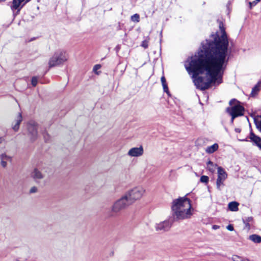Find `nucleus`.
<instances>
[{
  "label": "nucleus",
  "mask_w": 261,
  "mask_h": 261,
  "mask_svg": "<svg viewBox=\"0 0 261 261\" xmlns=\"http://www.w3.org/2000/svg\"><path fill=\"white\" fill-rule=\"evenodd\" d=\"M1 160L6 161H11V157L7 155L5 153H3V154H1Z\"/></svg>",
  "instance_id": "nucleus-24"
},
{
  "label": "nucleus",
  "mask_w": 261,
  "mask_h": 261,
  "mask_svg": "<svg viewBox=\"0 0 261 261\" xmlns=\"http://www.w3.org/2000/svg\"><path fill=\"white\" fill-rule=\"evenodd\" d=\"M22 120V117L21 113H19L17 119L15 120V124L13 126V129L15 132H17L19 128V125Z\"/></svg>",
  "instance_id": "nucleus-13"
},
{
  "label": "nucleus",
  "mask_w": 261,
  "mask_h": 261,
  "mask_svg": "<svg viewBox=\"0 0 261 261\" xmlns=\"http://www.w3.org/2000/svg\"><path fill=\"white\" fill-rule=\"evenodd\" d=\"M127 197V196L124 195L116 201L112 206L111 212L114 214H117L131 204Z\"/></svg>",
  "instance_id": "nucleus-5"
},
{
  "label": "nucleus",
  "mask_w": 261,
  "mask_h": 261,
  "mask_svg": "<svg viewBox=\"0 0 261 261\" xmlns=\"http://www.w3.org/2000/svg\"><path fill=\"white\" fill-rule=\"evenodd\" d=\"M131 20L133 22H138L140 21V16L138 14H135L131 16Z\"/></svg>",
  "instance_id": "nucleus-23"
},
{
  "label": "nucleus",
  "mask_w": 261,
  "mask_h": 261,
  "mask_svg": "<svg viewBox=\"0 0 261 261\" xmlns=\"http://www.w3.org/2000/svg\"><path fill=\"white\" fill-rule=\"evenodd\" d=\"M28 130L30 139L34 141L37 138V124L34 121H30L28 124Z\"/></svg>",
  "instance_id": "nucleus-7"
},
{
  "label": "nucleus",
  "mask_w": 261,
  "mask_h": 261,
  "mask_svg": "<svg viewBox=\"0 0 261 261\" xmlns=\"http://www.w3.org/2000/svg\"><path fill=\"white\" fill-rule=\"evenodd\" d=\"M101 67V66L99 64H96L95 65L94 67H93V70L94 71H95L97 69H99Z\"/></svg>",
  "instance_id": "nucleus-35"
},
{
  "label": "nucleus",
  "mask_w": 261,
  "mask_h": 261,
  "mask_svg": "<svg viewBox=\"0 0 261 261\" xmlns=\"http://www.w3.org/2000/svg\"><path fill=\"white\" fill-rule=\"evenodd\" d=\"M218 177L217 178L225 180L227 177V174L225 170L221 167H218Z\"/></svg>",
  "instance_id": "nucleus-12"
},
{
  "label": "nucleus",
  "mask_w": 261,
  "mask_h": 261,
  "mask_svg": "<svg viewBox=\"0 0 261 261\" xmlns=\"http://www.w3.org/2000/svg\"><path fill=\"white\" fill-rule=\"evenodd\" d=\"M226 228L229 230V231H232L233 230L234 228H233V226L231 224H229L226 227Z\"/></svg>",
  "instance_id": "nucleus-33"
},
{
  "label": "nucleus",
  "mask_w": 261,
  "mask_h": 261,
  "mask_svg": "<svg viewBox=\"0 0 261 261\" xmlns=\"http://www.w3.org/2000/svg\"><path fill=\"white\" fill-rule=\"evenodd\" d=\"M31 0H27L26 2H25V3L23 5V6L26 3L29 2Z\"/></svg>",
  "instance_id": "nucleus-40"
},
{
  "label": "nucleus",
  "mask_w": 261,
  "mask_h": 261,
  "mask_svg": "<svg viewBox=\"0 0 261 261\" xmlns=\"http://www.w3.org/2000/svg\"><path fill=\"white\" fill-rule=\"evenodd\" d=\"M224 181L225 180H222V179H219V178H217V181H216L217 188L219 190H221V187L224 186Z\"/></svg>",
  "instance_id": "nucleus-22"
},
{
  "label": "nucleus",
  "mask_w": 261,
  "mask_h": 261,
  "mask_svg": "<svg viewBox=\"0 0 261 261\" xmlns=\"http://www.w3.org/2000/svg\"><path fill=\"white\" fill-rule=\"evenodd\" d=\"M32 177L36 180L43 178L44 175L37 168H35L31 174Z\"/></svg>",
  "instance_id": "nucleus-11"
},
{
  "label": "nucleus",
  "mask_w": 261,
  "mask_h": 261,
  "mask_svg": "<svg viewBox=\"0 0 261 261\" xmlns=\"http://www.w3.org/2000/svg\"><path fill=\"white\" fill-rule=\"evenodd\" d=\"M241 141H246V139H242V140H240Z\"/></svg>",
  "instance_id": "nucleus-41"
},
{
  "label": "nucleus",
  "mask_w": 261,
  "mask_h": 261,
  "mask_svg": "<svg viewBox=\"0 0 261 261\" xmlns=\"http://www.w3.org/2000/svg\"><path fill=\"white\" fill-rule=\"evenodd\" d=\"M229 104L230 107L226 108V111L231 116V123H233L234 119L244 115V108L240 105V102L236 99H231Z\"/></svg>",
  "instance_id": "nucleus-3"
},
{
  "label": "nucleus",
  "mask_w": 261,
  "mask_h": 261,
  "mask_svg": "<svg viewBox=\"0 0 261 261\" xmlns=\"http://www.w3.org/2000/svg\"><path fill=\"white\" fill-rule=\"evenodd\" d=\"M141 46L144 48H146L148 46V41L146 40H143L142 42Z\"/></svg>",
  "instance_id": "nucleus-30"
},
{
  "label": "nucleus",
  "mask_w": 261,
  "mask_h": 261,
  "mask_svg": "<svg viewBox=\"0 0 261 261\" xmlns=\"http://www.w3.org/2000/svg\"><path fill=\"white\" fill-rule=\"evenodd\" d=\"M261 0H255L252 2H249V8L250 9L252 8L253 7L255 6L258 3L260 2Z\"/></svg>",
  "instance_id": "nucleus-27"
},
{
  "label": "nucleus",
  "mask_w": 261,
  "mask_h": 261,
  "mask_svg": "<svg viewBox=\"0 0 261 261\" xmlns=\"http://www.w3.org/2000/svg\"><path fill=\"white\" fill-rule=\"evenodd\" d=\"M217 166L216 164H214L211 161H208L207 163V168L208 170L212 173L215 172Z\"/></svg>",
  "instance_id": "nucleus-21"
},
{
  "label": "nucleus",
  "mask_w": 261,
  "mask_h": 261,
  "mask_svg": "<svg viewBox=\"0 0 261 261\" xmlns=\"http://www.w3.org/2000/svg\"><path fill=\"white\" fill-rule=\"evenodd\" d=\"M220 34L211 35V39L201 43L197 54L185 64L189 74H192L193 83L197 89L205 90L212 84L222 82V76L228 64L229 41L222 23L219 24Z\"/></svg>",
  "instance_id": "nucleus-1"
},
{
  "label": "nucleus",
  "mask_w": 261,
  "mask_h": 261,
  "mask_svg": "<svg viewBox=\"0 0 261 261\" xmlns=\"http://www.w3.org/2000/svg\"><path fill=\"white\" fill-rule=\"evenodd\" d=\"M68 56L66 53L63 50H58L49 60V67L51 68L63 64L67 60Z\"/></svg>",
  "instance_id": "nucleus-4"
},
{
  "label": "nucleus",
  "mask_w": 261,
  "mask_h": 261,
  "mask_svg": "<svg viewBox=\"0 0 261 261\" xmlns=\"http://www.w3.org/2000/svg\"><path fill=\"white\" fill-rule=\"evenodd\" d=\"M43 137H44L45 142H47L48 141L49 136L47 133H43Z\"/></svg>",
  "instance_id": "nucleus-32"
},
{
  "label": "nucleus",
  "mask_w": 261,
  "mask_h": 261,
  "mask_svg": "<svg viewBox=\"0 0 261 261\" xmlns=\"http://www.w3.org/2000/svg\"><path fill=\"white\" fill-rule=\"evenodd\" d=\"M244 258L237 255H233L231 257L233 261H243Z\"/></svg>",
  "instance_id": "nucleus-25"
},
{
  "label": "nucleus",
  "mask_w": 261,
  "mask_h": 261,
  "mask_svg": "<svg viewBox=\"0 0 261 261\" xmlns=\"http://www.w3.org/2000/svg\"><path fill=\"white\" fill-rule=\"evenodd\" d=\"M5 141V138L4 137H0V144L2 143Z\"/></svg>",
  "instance_id": "nucleus-39"
},
{
  "label": "nucleus",
  "mask_w": 261,
  "mask_h": 261,
  "mask_svg": "<svg viewBox=\"0 0 261 261\" xmlns=\"http://www.w3.org/2000/svg\"><path fill=\"white\" fill-rule=\"evenodd\" d=\"M249 239L255 243H261V237L257 234H252L249 237Z\"/></svg>",
  "instance_id": "nucleus-16"
},
{
  "label": "nucleus",
  "mask_w": 261,
  "mask_h": 261,
  "mask_svg": "<svg viewBox=\"0 0 261 261\" xmlns=\"http://www.w3.org/2000/svg\"><path fill=\"white\" fill-rule=\"evenodd\" d=\"M24 0H13L12 6L11 9L13 10H17L20 6L22 2Z\"/></svg>",
  "instance_id": "nucleus-20"
},
{
  "label": "nucleus",
  "mask_w": 261,
  "mask_h": 261,
  "mask_svg": "<svg viewBox=\"0 0 261 261\" xmlns=\"http://www.w3.org/2000/svg\"><path fill=\"white\" fill-rule=\"evenodd\" d=\"M37 190H38L37 188L36 187L34 186L31 188V189L30 190V193H31V194L35 193L37 192Z\"/></svg>",
  "instance_id": "nucleus-31"
},
{
  "label": "nucleus",
  "mask_w": 261,
  "mask_h": 261,
  "mask_svg": "<svg viewBox=\"0 0 261 261\" xmlns=\"http://www.w3.org/2000/svg\"><path fill=\"white\" fill-rule=\"evenodd\" d=\"M250 140L253 142L256 145L261 149V138L256 136L253 133L251 132L250 135Z\"/></svg>",
  "instance_id": "nucleus-10"
},
{
  "label": "nucleus",
  "mask_w": 261,
  "mask_h": 261,
  "mask_svg": "<svg viewBox=\"0 0 261 261\" xmlns=\"http://www.w3.org/2000/svg\"><path fill=\"white\" fill-rule=\"evenodd\" d=\"M253 218L252 217H249L245 219H243V221L244 224L245 225V227L248 229L249 230L251 228V226L249 224V222L253 221Z\"/></svg>",
  "instance_id": "nucleus-17"
},
{
  "label": "nucleus",
  "mask_w": 261,
  "mask_h": 261,
  "mask_svg": "<svg viewBox=\"0 0 261 261\" xmlns=\"http://www.w3.org/2000/svg\"><path fill=\"white\" fill-rule=\"evenodd\" d=\"M172 225V222L169 220H166L155 225V229L156 231L165 232L168 231Z\"/></svg>",
  "instance_id": "nucleus-8"
},
{
  "label": "nucleus",
  "mask_w": 261,
  "mask_h": 261,
  "mask_svg": "<svg viewBox=\"0 0 261 261\" xmlns=\"http://www.w3.org/2000/svg\"><path fill=\"white\" fill-rule=\"evenodd\" d=\"M171 211L173 221L190 219L193 215L190 199L186 197L174 199L171 204Z\"/></svg>",
  "instance_id": "nucleus-2"
},
{
  "label": "nucleus",
  "mask_w": 261,
  "mask_h": 261,
  "mask_svg": "<svg viewBox=\"0 0 261 261\" xmlns=\"http://www.w3.org/2000/svg\"><path fill=\"white\" fill-rule=\"evenodd\" d=\"M38 1L39 2V0H38Z\"/></svg>",
  "instance_id": "nucleus-42"
},
{
  "label": "nucleus",
  "mask_w": 261,
  "mask_h": 261,
  "mask_svg": "<svg viewBox=\"0 0 261 261\" xmlns=\"http://www.w3.org/2000/svg\"><path fill=\"white\" fill-rule=\"evenodd\" d=\"M219 147L218 144L217 143H215L213 145L207 147V148L205 149L206 152L208 153H213L215 151L218 150Z\"/></svg>",
  "instance_id": "nucleus-15"
},
{
  "label": "nucleus",
  "mask_w": 261,
  "mask_h": 261,
  "mask_svg": "<svg viewBox=\"0 0 261 261\" xmlns=\"http://www.w3.org/2000/svg\"><path fill=\"white\" fill-rule=\"evenodd\" d=\"M144 190L142 187H136L125 194L129 202L132 204L143 195Z\"/></svg>",
  "instance_id": "nucleus-6"
},
{
  "label": "nucleus",
  "mask_w": 261,
  "mask_h": 261,
  "mask_svg": "<svg viewBox=\"0 0 261 261\" xmlns=\"http://www.w3.org/2000/svg\"><path fill=\"white\" fill-rule=\"evenodd\" d=\"M162 86L163 87L164 91L165 92H166L167 94H168V95H169V91L168 90L167 84V83L163 84H162Z\"/></svg>",
  "instance_id": "nucleus-29"
},
{
  "label": "nucleus",
  "mask_w": 261,
  "mask_h": 261,
  "mask_svg": "<svg viewBox=\"0 0 261 261\" xmlns=\"http://www.w3.org/2000/svg\"><path fill=\"white\" fill-rule=\"evenodd\" d=\"M220 226L217 225H214L212 227L213 229L214 230H216L218 228H219Z\"/></svg>",
  "instance_id": "nucleus-37"
},
{
  "label": "nucleus",
  "mask_w": 261,
  "mask_h": 261,
  "mask_svg": "<svg viewBox=\"0 0 261 261\" xmlns=\"http://www.w3.org/2000/svg\"><path fill=\"white\" fill-rule=\"evenodd\" d=\"M38 83V80L37 77L34 76L32 78L31 84L33 87H35Z\"/></svg>",
  "instance_id": "nucleus-28"
},
{
  "label": "nucleus",
  "mask_w": 261,
  "mask_h": 261,
  "mask_svg": "<svg viewBox=\"0 0 261 261\" xmlns=\"http://www.w3.org/2000/svg\"><path fill=\"white\" fill-rule=\"evenodd\" d=\"M260 90V86L259 83L255 85L252 89L251 92L250 93V96L254 97L256 96Z\"/></svg>",
  "instance_id": "nucleus-18"
},
{
  "label": "nucleus",
  "mask_w": 261,
  "mask_h": 261,
  "mask_svg": "<svg viewBox=\"0 0 261 261\" xmlns=\"http://www.w3.org/2000/svg\"><path fill=\"white\" fill-rule=\"evenodd\" d=\"M200 181L203 183H207L209 180L208 176L205 175H202L200 177Z\"/></svg>",
  "instance_id": "nucleus-26"
},
{
  "label": "nucleus",
  "mask_w": 261,
  "mask_h": 261,
  "mask_svg": "<svg viewBox=\"0 0 261 261\" xmlns=\"http://www.w3.org/2000/svg\"><path fill=\"white\" fill-rule=\"evenodd\" d=\"M254 122L256 128L261 132V116H257L254 118Z\"/></svg>",
  "instance_id": "nucleus-19"
},
{
  "label": "nucleus",
  "mask_w": 261,
  "mask_h": 261,
  "mask_svg": "<svg viewBox=\"0 0 261 261\" xmlns=\"http://www.w3.org/2000/svg\"><path fill=\"white\" fill-rule=\"evenodd\" d=\"M234 130L236 133H240L241 131V129L240 128H236Z\"/></svg>",
  "instance_id": "nucleus-38"
},
{
  "label": "nucleus",
  "mask_w": 261,
  "mask_h": 261,
  "mask_svg": "<svg viewBox=\"0 0 261 261\" xmlns=\"http://www.w3.org/2000/svg\"><path fill=\"white\" fill-rule=\"evenodd\" d=\"M144 149L142 146L139 147H133L130 149L127 153V155L131 157H138L143 155Z\"/></svg>",
  "instance_id": "nucleus-9"
},
{
  "label": "nucleus",
  "mask_w": 261,
  "mask_h": 261,
  "mask_svg": "<svg viewBox=\"0 0 261 261\" xmlns=\"http://www.w3.org/2000/svg\"><path fill=\"white\" fill-rule=\"evenodd\" d=\"M239 204L236 201H232L228 203V208L232 212H237L238 211V206Z\"/></svg>",
  "instance_id": "nucleus-14"
},
{
  "label": "nucleus",
  "mask_w": 261,
  "mask_h": 261,
  "mask_svg": "<svg viewBox=\"0 0 261 261\" xmlns=\"http://www.w3.org/2000/svg\"><path fill=\"white\" fill-rule=\"evenodd\" d=\"M1 163L3 167L5 168L7 166V164L6 161L1 160Z\"/></svg>",
  "instance_id": "nucleus-34"
},
{
  "label": "nucleus",
  "mask_w": 261,
  "mask_h": 261,
  "mask_svg": "<svg viewBox=\"0 0 261 261\" xmlns=\"http://www.w3.org/2000/svg\"><path fill=\"white\" fill-rule=\"evenodd\" d=\"M161 81L162 82V84L167 83L166 81V79L164 76H162L161 79Z\"/></svg>",
  "instance_id": "nucleus-36"
}]
</instances>
